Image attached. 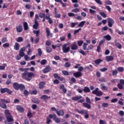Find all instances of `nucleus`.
Wrapping results in <instances>:
<instances>
[{
    "label": "nucleus",
    "mask_w": 124,
    "mask_h": 124,
    "mask_svg": "<svg viewBox=\"0 0 124 124\" xmlns=\"http://www.w3.org/2000/svg\"><path fill=\"white\" fill-rule=\"evenodd\" d=\"M5 66H7L6 63H4L2 66L0 65V70H4L5 69Z\"/></svg>",
    "instance_id": "41"
},
{
    "label": "nucleus",
    "mask_w": 124,
    "mask_h": 124,
    "mask_svg": "<svg viewBox=\"0 0 124 124\" xmlns=\"http://www.w3.org/2000/svg\"><path fill=\"white\" fill-rule=\"evenodd\" d=\"M32 77H34V74L32 72L26 71L22 74L23 79H25L28 81H31L32 79Z\"/></svg>",
    "instance_id": "1"
},
{
    "label": "nucleus",
    "mask_w": 124,
    "mask_h": 124,
    "mask_svg": "<svg viewBox=\"0 0 124 124\" xmlns=\"http://www.w3.org/2000/svg\"><path fill=\"white\" fill-rule=\"evenodd\" d=\"M104 38L106 39V40H107L108 41H110V40H111V39H112L111 36L109 34L104 36Z\"/></svg>",
    "instance_id": "35"
},
{
    "label": "nucleus",
    "mask_w": 124,
    "mask_h": 124,
    "mask_svg": "<svg viewBox=\"0 0 124 124\" xmlns=\"http://www.w3.org/2000/svg\"><path fill=\"white\" fill-rule=\"evenodd\" d=\"M46 62H47V60H46V59H44L41 61V64L42 65H44Z\"/></svg>",
    "instance_id": "50"
},
{
    "label": "nucleus",
    "mask_w": 124,
    "mask_h": 124,
    "mask_svg": "<svg viewBox=\"0 0 124 124\" xmlns=\"http://www.w3.org/2000/svg\"><path fill=\"white\" fill-rule=\"evenodd\" d=\"M14 49L16 51H18V50H19V49H20V44H19V43H16L15 45L14 46Z\"/></svg>",
    "instance_id": "33"
},
{
    "label": "nucleus",
    "mask_w": 124,
    "mask_h": 124,
    "mask_svg": "<svg viewBox=\"0 0 124 124\" xmlns=\"http://www.w3.org/2000/svg\"><path fill=\"white\" fill-rule=\"evenodd\" d=\"M38 55L40 57L42 55V51L41 50V48L38 49Z\"/></svg>",
    "instance_id": "57"
},
{
    "label": "nucleus",
    "mask_w": 124,
    "mask_h": 124,
    "mask_svg": "<svg viewBox=\"0 0 124 124\" xmlns=\"http://www.w3.org/2000/svg\"><path fill=\"white\" fill-rule=\"evenodd\" d=\"M81 98H83V97L81 95L79 96H76L75 97H73L72 98V100H73L74 101H78V100H79V99H81Z\"/></svg>",
    "instance_id": "15"
},
{
    "label": "nucleus",
    "mask_w": 124,
    "mask_h": 124,
    "mask_svg": "<svg viewBox=\"0 0 124 124\" xmlns=\"http://www.w3.org/2000/svg\"><path fill=\"white\" fill-rule=\"evenodd\" d=\"M62 74H63V75H65V76L69 75V73L67 71H62Z\"/></svg>",
    "instance_id": "51"
},
{
    "label": "nucleus",
    "mask_w": 124,
    "mask_h": 124,
    "mask_svg": "<svg viewBox=\"0 0 124 124\" xmlns=\"http://www.w3.org/2000/svg\"><path fill=\"white\" fill-rule=\"evenodd\" d=\"M39 27V23L37 21H34V24L33 25V28L35 30H37Z\"/></svg>",
    "instance_id": "31"
},
{
    "label": "nucleus",
    "mask_w": 124,
    "mask_h": 124,
    "mask_svg": "<svg viewBox=\"0 0 124 124\" xmlns=\"http://www.w3.org/2000/svg\"><path fill=\"white\" fill-rule=\"evenodd\" d=\"M108 27L109 28H112V27H113V24H114V23H115V21H114L113 19L111 18H108Z\"/></svg>",
    "instance_id": "10"
},
{
    "label": "nucleus",
    "mask_w": 124,
    "mask_h": 124,
    "mask_svg": "<svg viewBox=\"0 0 124 124\" xmlns=\"http://www.w3.org/2000/svg\"><path fill=\"white\" fill-rule=\"evenodd\" d=\"M23 27L24 31H28V30H29V24H28V22H24Z\"/></svg>",
    "instance_id": "29"
},
{
    "label": "nucleus",
    "mask_w": 124,
    "mask_h": 124,
    "mask_svg": "<svg viewBox=\"0 0 124 124\" xmlns=\"http://www.w3.org/2000/svg\"><path fill=\"white\" fill-rule=\"evenodd\" d=\"M86 23L85 21H81L79 24L78 25V27L79 28H83L84 27V25H85Z\"/></svg>",
    "instance_id": "36"
},
{
    "label": "nucleus",
    "mask_w": 124,
    "mask_h": 124,
    "mask_svg": "<svg viewBox=\"0 0 124 124\" xmlns=\"http://www.w3.org/2000/svg\"><path fill=\"white\" fill-rule=\"evenodd\" d=\"M53 77L54 78H57L58 79V80H60V81H63V78H61L59 75H58V74L55 73L53 74Z\"/></svg>",
    "instance_id": "18"
},
{
    "label": "nucleus",
    "mask_w": 124,
    "mask_h": 124,
    "mask_svg": "<svg viewBox=\"0 0 124 124\" xmlns=\"http://www.w3.org/2000/svg\"><path fill=\"white\" fill-rule=\"evenodd\" d=\"M89 12L90 14H92V15H94L96 13V12L92 9H89Z\"/></svg>",
    "instance_id": "46"
},
{
    "label": "nucleus",
    "mask_w": 124,
    "mask_h": 124,
    "mask_svg": "<svg viewBox=\"0 0 124 124\" xmlns=\"http://www.w3.org/2000/svg\"><path fill=\"white\" fill-rule=\"evenodd\" d=\"M32 102H33V103H35L36 104H38L40 101L36 99H33L32 100Z\"/></svg>",
    "instance_id": "60"
},
{
    "label": "nucleus",
    "mask_w": 124,
    "mask_h": 124,
    "mask_svg": "<svg viewBox=\"0 0 124 124\" xmlns=\"http://www.w3.org/2000/svg\"><path fill=\"white\" fill-rule=\"evenodd\" d=\"M23 41L24 39L22 37H18L16 40L17 42H22Z\"/></svg>",
    "instance_id": "42"
},
{
    "label": "nucleus",
    "mask_w": 124,
    "mask_h": 124,
    "mask_svg": "<svg viewBox=\"0 0 124 124\" xmlns=\"http://www.w3.org/2000/svg\"><path fill=\"white\" fill-rule=\"evenodd\" d=\"M56 2H59L60 4H62V7H66V3L62 2V0H54Z\"/></svg>",
    "instance_id": "21"
},
{
    "label": "nucleus",
    "mask_w": 124,
    "mask_h": 124,
    "mask_svg": "<svg viewBox=\"0 0 124 124\" xmlns=\"http://www.w3.org/2000/svg\"><path fill=\"white\" fill-rule=\"evenodd\" d=\"M16 109L17 111H19L20 112V113H23L24 111H25V109L22 107V106L20 105H17L16 107Z\"/></svg>",
    "instance_id": "19"
},
{
    "label": "nucleus",
    "mask_w": 124,
    "mask_h": 124,
    "mask_svg": "<svg viewBox=\"0 0 124 124\" xmlns=\"http://www.w3.org/2000/svg\"><path fill=\"white\" fill-rule=\"evenodd\" d=\"M37 20H39V16H38V15L36 14L35 15L34 21L35 22H37Z\"/></svg>",
    "instance_id": "61"
},
{
    "label": "nucleus",
    "mask_w": 124,
    "mask_h": 124,
    "mask_svg": "<svg viewBox=\"0 0 124 124\" xmlns=\"http://www.w3.org/2000/svg\"><path fill=\"white\" fill-rule=\"evenodd\" d=\"M86 103L91 104V99H90V98H89V97H86Z\"/></svg>",
    "instance_id": "63"
},
{
    "label": "nucleus",
    "mask_w": 124,
    "mask_h": 124,
    "mask_svg": "<svg viewBox=\"0 0 124 124\" xmlns=\"http://www.w3.org/2000/svg\"><path fill=\"white\" fill-rule=\"evenodd\" d=\"M0 101L1 102V103H10V99H8V100H6L5 99H1L0 100Z\"/></svg>",
    "instance_id": "30"
},
{
    "label": "nucleus",
    "mask_w": 124,
    "mask_h": 124,
    "mask_svg": "<svg viewBox=\"0 0 124 124\" xmlns=\"http://www.w3.org/2000/svg\"><path fill=\"white\" fill-rule=\"evenodd\" d=\"M103 62V60L100 59H98L94 61V62L95 64H96L97 65L99 64V63H100V62Z\"/></svg>",
    "instance_id": "32"
},
{
    "label": "nucleus",
    "mask_w": 124,
    "mask_h": 124,
    "mask_svg": "<svg viewBox=\"0 0 124 124\" xmlns=\"http://www.w3.org/2000/svg\"><path fill=\"white\" fill-rule=\"evenodd\" d=\"M46 49L47 53H51L52 52V48L49 46H46Z\"/></svg>",
    "instance_id": "44"
},
{
    "label": "nucleus",
    "mask_w": 124,
    "mask_h": 124,
    "mask_svg": "<svg viewBox=\"0 0 124 124\" xmlns=\"http://www.w3.org/2000/svg\"><path fill=\"white\" fill-rule=\"evenodd\" d=\"M101 89L103 91H107L108 90V87L104 86V83H102L100 85Z\"/></svg>",
    "instance_id": "34"
},
{
    "label": "nucleus",
    "mask_w": 124,
    "mask_h": 124,
    "mask_svg": "<svg viewBox=\"0 0 124 124\" xmlns=\"http://www.w3.org/2000/svg\"><path fill=\"white\" fill-rule=\"evenodd\" d=\"M84 93H89L91 92V89H90V88H89L88 87H84L83 90Z\"/></svg>",
    "instance_id": "27"
},
{
    "label": "nucleus",
    "mask_w": 124,
    "mask_h": 124,
    "mask_svg": "<svg viewBox=\"0 0 124 124\" xmlns=\"http://www.w3.org/2000/svg\"><path fill=\"white\" fill-rule=\"evenodd\" d=\"M26 51V47H22L20 50H19V56H17L16 57V60L17 61H19L21 58L24 57L25 56V52Z\"/></svg>",
    "instance_id": "4"
},
{
    "label": "nucleus",
    "mask_w": 124,
    "mask_h": 124,
    "mask_svg": "<svg viewBox=\"0 0 124 124\" xmlns=\"http://www.w3.org/2000/svg\"><path fill=\"white\" fill-rule=\"evenodd\" d=\"M62 50L64 53H68L70 51V47L66 46V45H63L62 46Z\"/></svg>",
    "instance_id": "9"
},
{
    "label": "nucleus",
    "mask_w": 124,
    "mask_h": 124,
    "mask_svg": "<svg viewBox=\"0 0 124 124\" xmlns=\"http://www.w3.org/2000/svg\"><path fill=\"white\" fill-rule=\"evenodd\" d=\"M117 70L119 72H124V67H118L117 68Z\"/></svg>",
    "instance_id": "43"
},
{
    "label": "nucleus",
    "mask_w": 124,
    "mask_h": 124,
    "mask_svg": "<svg viewBox=\"0 0 124 124\" xmlns=\"http://www.w3.org/2000/svg\"><path fill=\"white\" fill-rule=\"evenodd\" d=\"M45 19L46 20H48L49 24H53V20H52L51 17H50V15H48L47 16H46L45 17H44L42 20V22H45Z\"/></svg>",
    "instance_id": "8"
},
{
    "label": "nucleus",
    "mask_w": 124,
    "mask_h": 124,
    "mask_svg": "<svg viewBox=\"0 0 124 124\" xmlns=\"http://www.w3.org/2000/svg\"><path fill=\"white\" fill-rule=\"evenodd\" d=\"M51 98L50 96H48L46 95H43L41 97V99H43V100H47V99H50Z\"/></svg>",
    "instance_id": "22"
},
{
    "label": "nucleus",
    "mask_w": 124,
    "mask_h": 124,
    "mask_svg": "<svg viewBox=\"0 0 124 124\" xmlns=\"http://www.w3.org/2000/svg\"><path fill=\"white\" fill-rule=\"evenodd\" d=\"M99 82H101V83H104L105 82H106V79H105V78H100L98 79Z\"/></svg>",
    "instance_id": "55"
},
{
    "label": "nucleus",
    "mask_w": 124,
    "mask_h": 124,
    "mask_svg": "<svg viewBox=\"0 0 124 124\" xmlns=\"http://www.w3.org/2000/svg\"><path fill=\"white\" fill-rule=\"evenodd\" d=\"M115 45L118 48V49H122V45L119 44V42L115 41Z\"/></svg>",
    "instance_id": "38"
},
{
    "label": "nucleus",
    "mask_w": 124,
    "mask_h": 124,
    "mask_svg": "<svg viewBox=\"0 0 124 124\" xmlns=\"http://www.w3.org/2000/svg\"><path fill=\"white\" fill-rule=\"evenodd\" d=\"M61 16L62 15L61 14H58V12H57V8H54V17L56 18H61Z\"/></svg>",
    "instance_id": "17"
},
{
    "label": "nucleus",
    "mask_w": 124,
    "mask_h": 124,
    "mask_svg": "<svg viewBox=\"0 0 124 124\" xmlns=\"http://www.w3.org/2000/svg\"><path fill=\"white\" fill-rule=\"evenodd\" d=\"M53 121L55 122L57 124H59L61 122V118H57V115H54Z\"/></svg>",
    "instance_id": "25"
},
{
    "label": "nucleus",
    "mask_w": 124,
    "mask_h": 124,
    "mask_svg": "<svg viewBox=\"0 0 124 124\" xmlns=\"http://www.w3.org/2000/svg\"><path fill=\"white\" fill-rule=\"evenodd\" d=\"M33 32L34 34H36V36H37V37H38V36H39V33H40V31L39 30H34Z\"/></svg>",
    "instance_id": "37"
},
{
    "label": "nucleus",
    "mask_w": 124,
    "mask_h": 124,
    "mask_svg": "<svg viewBox=\"0 0 124 124\" xmlns=\"http://www.w3.org/2000/svg\"><path fill=\"white\" fill-rule=\"evenodd\" d=\"M102 107L107 108V107H108V106H109V104H108V103H103L102 104Z\"/></svg>",
    "instance_id": "48"
},
{
    "label": "nucleus",
    "mask_w": 124,
    "mask_h": 124,
    "mask_svg": "<svg viewBox=\"0 0 124 124\" xmlns=\"http://www.w3.org/2000/svg\"><path fill=\"white\" fill-rule=\"evenodd\" d=\"M80 11V9L78 8H75L72 10V12H74V13H77V12H79Z\"/></svg>",
    "instance_id": "52"
},
{
    "label": "nucleus",
    "mask_w": 124,
    "mask_h": 124,
    "mask_svg": "<svg viewBox=\"0 0 124 124\" xmlns=\"http://www.w3.org/2000/svg\"><path fill=\"white\" fill-rule=\"evenodd\" d=\"M3 47L4 48H8V47H9V43H7L4 44L3 45Z\"/></svg>",
    "instance_id": "64"
},
{
    "label": "nucleus",
    "mask_w": 124,
    "mask_h": 124,
    "mask_svg": "<svg viewBox=\"0 0 124 124\" xmlns=\"http://www.w3.org/2000/svg\"><path fill=\"white\" fill-rule=\"evenodd\" d=\"M71 49L72 50L70 51L71 54H74L75 50H78V46H77V42L76 41L74 42L73 44L71 45Z\"/></svg>",
    "instance_id": "5"
},
{
    "label": "nucleus",
    "mask_w": 124,
    "mask_h": 124,
    "mask_svg": "<svg viewBox=\"0 0 124 124\" xmlns=\"http://www.w3.org/2000/svg\"><path fill=\"white\" fill-rule=\"evenodd\" d=\"M49 71H51V67H50L49 65L46 66L43 70V73H48V72H49Z\"/></svg>",
    "instance_id": "13"
},
{
    "label": "nucleus",
    "mask_w": 124,
    "mask_h": 124,
    "mask_svg": "<svg viewBox=\"0 0 124 124\" xmlns=\"http://www.w3.org/2000/svg\"><path fill=\"white\" fill-rule=\"evenodd\" d=\"M71 65V64H70V63H69V62H66L64 64V66L65 67H66V68H67V67H70V66Z\"/></svg>",
    "instance_id": "58"
},
{
    "label": "nucleus",
    "mask_w": 124,
    "mask_h": 124,
    "mask_svg": "<svg viewBox=\"0 0 124 124\" xmlns=\"http://www.w3.org/2000/svg\"><path fill=\"white\" fill-rule=\"evenodd\" d=\"M79 52L81 54V55H83V56H86V55H87V54L85 53V51L81 49H79Z\"/></svg>",
    "instance_id": "49"
},
{
    "label": "nucleus",
    "mask_w": 124,
    "mask_h": 124,
    "mask_svg": "<svg viewBox=\"0 0 124 124\" xmlns=\"http://www.w3.org/2000/svg\"><path fill=\"white\" fill-rule=\"evenodd\" d=\"M114 60V57L112 56H108L106 57V60L107 62H111Z\"/></svg>",
    "instance_id": "23"
},
{
    "label": "nucleus",
    "mask_w": 124,
    "mask_h": 124,
    "mask_svg": "<svg viewBox=\"0 0 124 124\" xmlns=\"http://www.w3.org/2000/svg\"><path fill=\"white\" fill-rule=\"evenodd\" d=\"M59 89L60 90H62L63 93H65L67 92L66 89L64 88V85L63 84H62L60 87H59Z\"/></svg>",
    "instance_id": "28"
},
{
    "label": "nucleus",
    "mask_w": 124,
    "mask_h": 124,
    "mask_svg": "<svg viewBox=\"0 0 124 124\" xmlns=\"http://www.w3.org/2000/svg\"><path fill=\"white\" fill-rule=\"evenodd\" d=\"M78 43V46H82V45L83 44V43H84V41H82V40H80V41H78L77 42Z\"/></svg>",
    "instance_id": "54"
},
{
    "label": "nucleus",
    "mask_w": 124,
    "mask_h": 124,
    "mask_svg": "<svg viewBox=\"0 0 124 124\" xmlns=\"http://www.w3.org/2000/svg\"><path fill=\"white\" fill-rule=\"evenodd\" d=\"M0 93H7L8 94H11V93H12V91L6 88H1Z\"/></svg>",
    "instance_id": "7"
},
{
    "label": "nucleus",
    "mask_w": 124,
    "mask_h": 124,
    "mask_svg": "<svg viewBox=\"0 0 124 124\" xmlns=\"http://www.w3.org/2000/svg\"><path fill=\"white\" fill-rule=\"evenodd\" d=\"M4 114L6 117V119H7V121L8 122V123H11V122H13L14 120L9 110L6 109L4 110Z\"/></svg>",
    "instance_id": "3"
},
{
    "label": "nucleus",
    "mask_w": 124,
    "mask_h": 124,
    "mask_svg": "<svg viewBox=\"0 0 124 124\" xmlns=\"http://www.w3.org/2000/svg\"><path fill=\"white\" fill-rule=\"evenodd\" d=\"M56 113L58 116H63V115H64V112L62 109L60 110L59 111L58 110Z\"/></svg>",
    "instance_id": "24"
},
{
    "label": "nucleus",
    "mask_w": 124,
    "mask_h": 124,
    "mask_svg": "<svg viewBox=\"0 0 124 124\" xmlns=\"http://www.w3.org/2000/svg\"><path fill=\"white\" fill-rule=\"evenodd\" d=\"M73 76L76 78H79V77H81L82 76V73L80 71L77 72L73 74Z\"/></svg>",
    "instance_id": "14"
},
{
    "label": "nucleus",
    "mask_w": 124,
    "mask_h": 124,
    "mask_svg": "<svg viewBox=\"0 0 124 124\" xmlns=\"http://www.w3.org/2000/svg\"><path fill=\"white\" fill-rule=\"evenodd\" d=\"M87 46H88V44L87 43H84L83 45V50H88V48L87 49Z\"/></svg>",
    "instance_id": "53"
},
{
    "label": "nucleus",
    "mask_w": 124,
    "mask_h": 124,
    "mask_svg": "<svg viewBox=\"0 0 124 124\" xmlns=\"http://www.w3.org/2000/svg\"><path fill=\"white\" fill-rule=\"evenodd\" d=\"M23 93L24 94V95H25V96H28V95H29V94H30V93H29V91H28V90H25Z\"/></svg>",
    "instance_id": "56"
},
{
    "label": "nucleus",
    "mask_w": 124,
    "mask_h": 124,
    "mask_svg": "<svg viewBox=\"0 0 124 124\" xmlns=\"http://www.w3.org/2000/svg\"><path fill=\"white\" fill-rule=\"evenodd\" d=\"M27 117H29V118H32V113L29 111L27 114Z\"/></svg>",
    "instance_id": "62"
},
{
    "label": "nucleus",
    "mask_w": 124,
    "mask_h": 124,
    "mask_svg": "<svg viewBox=\"0 0 124 124\" xmlns=\"http://www.w3.org/2000/svg\"><path fill=\"white\" fill-rule=\"evenodd\" d=\"M16 28L17 32H22L23 31V26H22V25L20 24L16 26Z\"/></svg>",
    "instance_id": "12"
},
{
    "label": "nucleus",
    "mask_w": 124,
    "mask_h": 124,
    "mask_svg": "<svg viewBox=\"0 0 124 124\" xmlns=\"http://www.w3.org/2000/svg\"><path fill=\"white\" fill-rule=\"evenodd\" d=\"M46 31L47 37H49V36H50V37H53V33L50 32V29H49V28L48 27L46 28Z\"/></svg>",
    "instance_id": "11"
},
{
    "label": "nucleus",
    "mask_w": 124,
    "mask_h": 124,
    "mask_svg": "<svg viewBox=\"0 0 124 124\" xmlns=\"http://www.w3.org/2000/svg\"><path fill=\"white\" fill-rule=\"evenodd\" d=\"M19 89H20V91H24L26 88L25 87V85L22 84H19Z\"/></svg>",
    "instance_id": "40"
},
{
    "label": "nucleus",
    "mask_w": 124,
    "mask_h": 124,
    "mask_svg": "<svg viewBox=\"0 0 124 124\" xmlns=\"http://www.w3.org/2000/svg\"><path fill=\"white\" fill-rule=\"evenodd\" d=\"M117 74H118V71H117V70H114L112 71V76H116Z\"/></svg>",
    "instance_id": "47"
},
{
    "label": "nucleus",
    "mask_w": 124,
    "mask_h": 124,
    "mask_svg": "<svg viewBox=\"0 0 124 124\" xmlns=\"http://www.w3.org/2000/svg\"><path fill=\"white\" fill-rule=\"evenodd\" d=\"M93 94H95L96 96H102L103 95V92L101 91H99V88H96L95 90L92 91Z\"/></svg>",
    "instance_id": "6"
},
{
    "label": "nucleus",
    "mask_w": 124,
    "mask_h": 124,
    "mask_svg": "<svg viewBox=\"0 0 124 124\" xmlns=\"http://www.w3.org/2000/svg\"><path fill=\"white\" fill-rule=\"evenodd\" d=\"M7 38H2L1 39L2 43H5V42H7Z\"/></svg>",
    "instance_id": "59"
},
{
    "label": "nucleus",
    "mask_w": 124,
    "mask_h": 124,
    "mask_svg": "<svg viewBox=\"0 0 124 124\" xmlns=\"http://www.w3.org/2000/svg\"><path fill=\"white\" fill-rule=\"evenodd\" d=\"M75 112H78V114H80L82 116H84L85 119H89L90 115H89V111L85 109L79 110L78 109H75Z\"/></svg>",
    "instance_id": "2"
},
{
    "label": "nucleus",
    "mask_w": 124,
    "mask_h": 124,
    "mask_svg": "<svg viewBox=\"0 0 124 124\" xmlns=\"http://www.w3.org/2000/svg\"><path fill=\"white\" fill-rule=\"evenodd\" d=\"M0 107H1V108H3V109H7V106H6V105L5 104L0 103Z\"/></svg>",
    "instance_id": "39"
},
{
    "label": "nucleus",
    "mask_w": 124,
    "mask_h": 124,
    "mask_svg": "<svg viewBox=\"0 0 124 124\" xmlns=\"http://www.w3.org/2000/svg\"><path fill=\"white\" fill-rule=\"evenodd\" d=\"M99 14L103 18H106V17H107V15H106V14H105V13H104V12H100Z\"/></svg>",
    "instance_id": "45"
},
{
    "label": "nucleus",
    "mask_w": 124,
    "mask_h": 124,
    "mask_svg": "<svg viewBox=\"0 0 124 124\" xmlns=\"http://www.w3.org/2000/svg\"><path fill=\"white\" fill-rule=\"evenodd\" d=\"M19 86H20V84H19L18 82H15L13 84V87L15 89V90H16V91H19Z\"/></svg>",
    "instance_id": "20"
},
{
    "label": "nucleus",
    "mask_w": 124,
    "mask_h": 124,
    "mask_svg": "<svg viewBox=\"0 0 124 124\" xmlns=\"http://www.w3.org/2000/svg\"><path fill=\"white\" fill-rule=\"evenodd\" d=\"M83 105L84 107H85V108H87L88 109H91L92 106H91V104H89L88 103H83Z\"/></svg>",
    "instance_id": "26"
},
{
    "label": "nucleus",
    "mask_w": 124,
    "mask_h": 124,
    "mask_svg": "<svg viewBox=\"0 0 124 124\" xmlns=\"http://www.w3.org/2000/svg\"><path fill=\"white\" fill-rule=\"evenodd\" d=\"M45 84H46L45 83V81L40 82L38 85L39 89H43L45 86Z\"/></svg>",
    "instance_id": "16"
}]
</instances>
